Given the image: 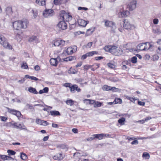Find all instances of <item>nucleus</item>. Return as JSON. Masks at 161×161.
<instances>
[{"mask_svg":"<svg viewBox=\"0 0 161 161\" xmlns=\"http://www.w3.org/2000/svg\"><path fill=\"white\" fill-rule=\"evenodd\" d=\"M104 49L106 52H108L116 56L121 55L123 53V51L121 48L116 46H106L104 48Z\"/></svg>","mask_w":161,"mask_h":161,"instance_id":"f257e3e1","label":"nucleus"},{"mask_svg":"<svg viewBox=\"0 0 161 161\" xmlns=\"http://www.w3.org/2000/svg\"><path fill=\"white\" fill-rule=\"evenodd\" d=\"M28 24L29 22L27 19H23L21 20L16 21L13 22V26L14 29L20 30L21 29H26Z\"/></svg>","mask_w":161,"mask_h":161,"instance_id":"f03ea898","label":"nucleus"},{"mask_svg":"<svg viewBox=\"0 0 161 161\" xmlns=\"http://www.w3.org/2000/svg\"><path fill=\"white\" fill-rule=\"evenodd\" d=\"M0 43L5 48L12 49V47L9 44L7 39L3 35L0 34Z\"/></svg>","mask_w":161,"mask_h":161,"instance_id":"7ed1b4c3","label":"nucleus"},{"mask_svg":"<svg viewBox=\"0 0 161 161\" xmlns=\"http://www.w3.org/2000/svg\"><path fill=\"white\" fill-rule=\"evenodd\" d=\"M119 16L120 18L126 17L130 14L129 12L127 10L125 11L123 6H121L118 7L117 10Z\"/></svg>","mask_w":161,"mask_h":161,"instance_id":"20e7f679","label":"nucleus"},{"mask_svg":"<svg viewBox=\"0 0 161 161\" xmlns=\"http://www.w3.org/2000/svg\"><path fill=\"white\" fill-rule=\"evenodd\" d=\"M105 26L107 27H110L112 31L114 32L116 29V26L114 22L110 21L108 20H104Z\"/></svg>","mask_w":161,"mask_h":161,"instance_id":"39448f33","label":"nucleus"},{"mask_svg":"<svg viewBox=\"0 0 161 161\" xmlns=\"http://www.w3.org/2000/svg\"><path fill=\"white\" fill-rule=\"evenodd\" d=\"M69 16V14L66 13L65 11H61L59 13V19L64 21H67L68 17Z\"/></svg>","mask_w":161,"mask_h":161,"instance_id":"423d86ee","label":"nucleus"},{"mask_svg":"<svg viewBox=\"0 0 161 161\" xmlns=\"http://www.w3.org/2000/svg\"><path fill=\"white\" fill-rule=\"evenodd\" d=\"M54 14V11L52 9H46L43 12V15L45 17L52 16Z\"/></svg>","mask_w":161,"mask_h":161,"instance_id":"0eeeda50","label":"nucleus"},{"mask_svg":"<svg viewBox=\"0 0 161 161\" xmlns=\"http://www.w3.org/2000/svg\"><path fill=\"white\" fill-rule=\"evenodd\" d=\"M123 27L125 29L128 30H131L134 28V26L130 24L129 22L126 21V20L124 21Z\"/></svg>","mask_w":161,"mask_h":161,"instance_id":"6e6552de","label":"nucleus"},{"mask_svg":"<svg viewBox=\"0 0 161 161\" xmlns=\"http://www.w3.org/2000/svg\"><path fill=\"white\" fill-rule=\"evenodd\" d=\"M136 0H133L131 1L128 4L127 7L130 11H132L136 8Z\"/></svg>","mask_w":161,"mask_h":161,"instance_id":"1a4fd4ad","label":"nucleus"},{"mask_svg":"<svg viewBox=\"0 0 161 161\" xmlns=\"http://www.w3.org/2000/svg\"><path fill=\"white\" fill-rule=\"evenodd\" d=\"M57 26L59 28L61 29L62 30H65L66 29L67 27V24L65 23V21L63 20L59 22L57 25Z\"/></svg>","mask_w":161,"mask_h":161,"instance_id":"9d476101","label":"nucleus"},{"mask_svg":"<svg viewBox=\"0 0 161 161\" xmlns=\"http://www.w3.org/2000/svg\"><path fill=\"white\" fill-rule=\"evenodd\" d=\"M7 109H8V112L9 113L15 115L18 117H20L21 115V113L19 111L12 109H10L8 108H7Z\"/></svg>","mask_w":161,"mask_h":161,"instance_id":"9b49d317","label":"nucleus"},{"mask_svg":"<svg viewBox=\"0 0 161 161\" xmlns=\"http://www.w3.org/2000/svg\"><path fill=\"white\" fill-rule=\"evenodd\" d=\"M65 41L63 40H58L55 41L54 42V45L55 46H60L61 47L64 46Z\"/></svg>","mask_w":161,"mask_h":161,"instance_id":"f8f14e48","label":"nucleus"},{"mask_svg":"<svg viewBox=\"0 0 161 161\" xmlns=\"http://www.w3.org/2000/svg\"><path fill=\"white\" fill-rule=\"evenodd\" d=\"M64 157V155H63L61 153H57L53 157V158L55 160L61 161Z\"/></svg>","mask_w":161,"mask_h":161,"instance_id":"ddd939ff","label":"nucleus"},{"mask_svg":"<svg viewBox=\"0 0 161 161\" xmlns=\"http://www.w3.org/2000/svg\"><path fill=\"white\" fill-rule=\"evenodd\" d=\"M36 122L37 124L43 126H46L49 125V123H47V121L39 119H36Z\"/></svg>","mask_w":161,"mask_h":161,"instance_id":"4468645a","label":"nucleus"},{"mask_svg":"<svg viewBox=\"0 0 161 161\" xmlns=\"http://www.w3.org/2000/svg\"><path fill=\"white\" fill-rule=\"evenodd\" d=\"M70 92L72 93H74L75 90L77 92H79L80 91L81 89L78 88L77 85H72L70 87Z\"/></svg>","mask_w":161,"mask_h":161,"instance_id":"2eb2a0df","label":"nucleus"},{"mask_svg":"<svg viewBox=\"0 0 161 161\" xmlns=\"http://www.w3.org/2000/svg\"><path fill=\"white\" fill-rule=\"evenodd\" d=\"M89 22V21H86L82 19H79L77 21L79 25L83 27H85Z\"/></svg>","mask_w":161,"mask_h":161,"instance_id":"dca6fc26","label":"nucleus"},{"mask_svg":"<svg viewBox=\"0 0 161 161\" xmlns=\"http://www.w3.org/2000/svg\"><path fill=\"white\" fill-rule=\"evenodd\" d=\"M87 154L86 153H84L82 152H81L80 153L76 152L74 153V156H76L77 157L84 156L85 157L87 155Z\"/></svg>","mask_w":161,"mask_h":161,"instance_id":"f3484780","label":"nucleus"},{"mask_svg":"<svg viewBox=\"0 0 161 161\" xmlns=\"http://www.w3.org/2000/svg\"><path fill=\"white\" fill-rule=\"evenodd\" d=\"M69 0H54V3L56 5H59L62 3H66Z\"/></svg>","mask_w":161,"mask_h":161,"instance_id":"a211bd4d","label":"nucleus"},{"mask_svg":"<svg viewBox=\"0 0 161 161\" xmlns=\"http://www.w3.org/2000/svg\"><path fill=\"white\" fill-rule=\"evenodd\" d=\"M50 61L51 65L55 66H57L58 61L56 58H51Z\"/></svg>","mask_w":161,"mask_h":161,"instance_id":"6ab92c4d","label":"nucleus"},{"mask_svg":"<svg viewBox=\"0 0 161 161\" xmlns=\"http://www.w3.org/2000/svg\"><path fill=\"white\" fill-rule=\"evenodd\" d=\"M28 91L30 92L35 94H37L38 93V92L37 91L36 88L32 87H29L28 88Z\"/></svg>","mask_w":161,"mask_h":161,"instance_id":"aec40b11","label":"nucleus"},{"mask_svg":"<svg viewBox=\"0 0 161 161\" xmlns=\"http://www.w3.org/2000/svg\"><path fill=\"white\" fill-rule=\"evenodd\" d=\"M46 0H36V3L40 5L44 6L46 4Z\"/></svg>","mask_w":161,"mask_h":161,"instance_id":"412c9836","label":"nucleus"},{"mask_svg":"<svg viewBox=\"0 0 161 161\" xmlns=\"http://www.w3.org/2000/svg\"><path fill=\"white\" fill-rule=\"evenodd\" d=\"M145 44L143 43H140L138 44L136 47L137 49L140 51H144V45Z\"/></svg>","mask_w":161,"mask_h":161,"instance_id":"4be33fe9","label":"nucleus"},{"mask_svg":"<svg viewBox=\"0 0 161 161\" xmlns=\"http://www.w3.org/2000/svg\"><path fill=\"white\" fill-rule=\"evenodd\" d=\"M143 43L145 44L144 45V51L148 50L152 46L150 43L149 42Z\"/></svg>","mask_w":161,"mask_h":161,"instance_id":"5701e85b","label":"nucleus"},{"mask_svg":"<svg viewBox=\"0 0 161 161\" xmlns=\"http://www.w3.org/2000/svg\"><path fill=\"white\" fill-rule=\"evenodd\" d=\"M17 126L18 127H17V129H19L21 130H27L26 127L23 124L22 125L20 124H18Z\"/></svg>","mask_w":161,"mask_h":161,"instance_id":"b1692460","label":"nucleus"},{"mask_svg":"<svg viewBox=\"0 0 161 161\" xmlns=\"http://www.w3.org/2000/svg\"><path fill=\"white\" fill-rule=\"evenodd\" d=\"M50 114L52 116H59L60 115L59 112L56 110L50 111Z\"/></svg>","mask_w":161,"mask_h":161,"instance_id":"393cba45","label":"nucleus"},{"mask_svg":"<svg viewBox=\"0 0 161 161\" xmlns=\"http://www.w3.org/2000/svg\"><path fill=\"white\" fill-rule=\"evenodd\" d=\"M94 28H92L89 29L86 31V35L87 36H89L92 33V32L94 31Z\"/></svg>","mask_w":161,"mask_h":161,"instance_id":"a878e982","label":"nucleus"},{"mask_svg":"<svg viewBox=\"0 0 161 161\" xmlns=\"http://www.w3.org/2000/svg\"><path fill=\"white\" fill-rule=\"evenodd\" d=\"M104 134H99L94 135L95 138H97L99 139H102L103 138V136H104Z\"/></svg>","mask_w":161,"mask_h":161,"instance_id":"bb28decb","label":"nucleus"},{"mask_svg":"<svg viewBox=\"0 0 161 161\" xmlns=\"http://www.w3.org/2000/svg\"><path fill=\"white\" fill-rule=\"evenodd\" d=\"M29 41L30 42H32L35 41L36 42L38 41V39L36 36H32L29 38Z\"/></svg>","mask_w":161,"mask_h":161,"instance_id":"cd10ccee","label":"nucleus"},{"mask_svg":"<svg viewBox=\"0 0 161 161\" xmlns=\"http://www.w3.org/2000/svg\"><path fill=\"white\" fill-rule=\"evenodd\" d=\"M71 47H69L66 50V52L68 55L74 53Z\"/></svg>","mask_w":161,"mask_h":161,"instance_id":"c85d7f7f","label":"nucleus"},{"mask_svg":"<svg viewBox=\"0 0 161 161\" xmlns=\"http://www.w3.org/2000/svg\"><path fill=\"white\" fill-rule=\"evenodd\" d=\"M5 11L7 14H11L12 13V8L11 7H8L6 8Z\"/></svg>","mask_w":161,"mask_h":161,"instance_id":"c756f323","label":"nucleus"},{"mask_svg":"<svg viewBox=\"0 0 161 161\" xmlns=\"http://www.w3.org/2000/svg\"><path fill=\"white\" fill-rule=\"evenodd\" d=\"M0 158H1L2 159L4 160L9 159L10 158H11L10 156L2 155H0Z\"/></svg>","mask_w":161,"mask_h":161,"instance_id":"7c9ffc66","label":"nucleus"},{"mask_svg":"<svg viewBox=\"0 0 161 161\" xmlns=\"http://www.w3.org/2000/svg\"><path fill=\"white\" fill-rule=\"evenodd\" d=\"M25 77L27 78L31 79L32 80H34L36 81L39 80V79L33 76H31L28 75H25Z\"/></svg>","mask_w":161,"mask_h":161,"instance_id":"2f4dec72","label":"nucleus"},{"mask_svg":"<svg viewBox=\"0 0 161 161\" xmlns=\"http://www.w3.org/2000/svg\"><path fill=\"white\" fill-rule=\"evenodd\" d=\"M68 73L70 74H75L77 73V70L72 69L70 68V69L68 70Z\"/></svg>","mask_w":161,"mask_h":161,"instance_id":"473e14b6","label":"nucleus"},{"mask_svg":"<svg viewBox=\"0 0 161 161\" xmlns=\"http://www.w3.org/2000/svg\"><path fill=\"white\" fill-rule=\"evenodd\" d=\"M32 13L33 14V17L35 19L38 16V11L36 10L32 9L31 11Z\"/></svg>","mask_w":161,"mask_h":161,"instance_id":"72a5a7b5","label":"nucleus"},{"mask_svg":"<svg viewBox=\"0 0 161 161\" xmlns=\"http://www.w3.org/2000/svg\"><path fill=\"white\" fill-rule=\"evenodd\" d=\"M88 57H90L93 56L94 54H98V52L96 51H92L90 52L87 53Z\"/></svg>","mask_w":161,"mask_h":161,"instance_id":"f704fd0d","label":"nucleus"},{"mask_svg":"<svg viewBox=\"0 0 161 161\" xmlns=\"http://www.w3.org/2000/svg\"><path fill=\"white\" fill-rule=\"evenodd\" d=\"M20 158L22 160H26L27 158V156L25 153H20Z\"/></svg>","mask_w":161,"mask_h":161,"instance_id":"c9c22d12","label":"nucleus"},{"mask_svg":"<svg viewBox=\"0 0 161 161\" xmlns=\"http://www.w3.org/2000/svg\"><path fill=\"white\" fill-rule=\"evenodd\" d=\"M102 103L98 101H95L94 105V107L97 108L100 107L102 105Z\"/></svg>","mask_w":161,"mask_h":161,"instance_id":"e433bc0d","label":"nucleus"},{"mask_svg":"<svg viewBox=\"0 0 161 161\" xmlns=\"http://www.w3.org/2000/svg\"><path fill=\"white\" fill-rule=\"evenodd\" d=\"M66 103L70 106H72L74 104V101L72 99L67 100L66 101Z\"/></svg>","mask_w":161,"mask_h":161,"instance_id":"4c0bfd02","label":"nucleus"},{"mask_svg":"<svg viewBox=\"0 0 161 161\" xmlns=\"http://www.w3.org/2000/svg\"><path fill=\"white\" fill-rule=\"evenodd\" d=\"M125 119L124 118H122L119 119L118 120V122L121 125H124V122L125 121Z\"/></svg>","mask_w":161,"mask_h":161,"instance_id":"58836bf2","label":"nucleus"},{"mask_svg":"<svg viewBox=\"0 0 161 161\" xmlns=\"http://www.w3.org/2000/svg\"><path fill=\"white\" fill-rule=\"evenodd\" d=\"M107 65L111 69H114L115 68V65L112 63H108L107 64Z\"/></svg>","mask_w":161,"mask_h":161,"instance_id":"ea45409f","label":"nucleus"},{"mask_svg":"<svg viewBox=\"0 0 161 161\" xmlns=\"http://www.w3.org/2000/svg\"><path fill=\"white\" fill-rule=\"evenodd\" d=\"M114 104L117 103H122V100L120 98H116L114 101Z\"/></svg>","mask_w":161,"mask_h":161,"instance_id":"a19ab883","label":"nucleus"},{"mask_svg":"<svg viewBox=\"0 0 161 161\" xmlns=\"http://www.w3.org/2000/svg\"><path fill=\"white\" fill-rule=\"evenodd\" d=\"M7 153H8L9 155H13L15 154L16 152L11 150H8L7 151Z\"/></svg>","mask_w":161,"mask_h":161,"instance_id":"79ce46f5","label":"nucleus"},{"mask_svg":"<svg viewBox=\"0 0 161 161\" xmlns=\"http://www.w3.org/2000/svg\"><path fill=\"white\" fill-rule=\"evenodd\" d=\"M153 33L156 34H159L161 33V31L158 29L153 30Z\"/></svg>","mask_w":161,"mask_h":161,"instance_id":"37998d69","label":"nucleus"},{"mask_svg":"<svg viewBox=\"0 0 161 161\" xmlns=\"http://www.w3.org/2000/svg\"><path fill=\"white\" fill-rule=\"evenodd\" d=\"M110 86L107 85H104L102 88L103 89L104 91H109L110 90Z\"/></svg>","mask_w":161,"mask_h":161,"instance_id":"c03bdc74","label":"nucleus"},{"mask_svg":"<svg viewBox=\"0 0 161 161\" xmlns=\"http://www.w3.org/2000/svg\"><path fill=\"white\" fill-rule=\"evenodd\" d=\"M142 157H145L147 159H149L150 158V155L148 153L144 152L142 154Z\"/></svg>","mask_w":161,"mask_h":161,"instance_id":"a18cd8bd","label":"nucleus"},{"mask_svg":"<svg viewBox=\"0 0 161 161\" xmlns=\"http://www.w3.org/2000/svg\"><path fill=\"white\" fill-rule=\"evenodd\" d=\"M137 58L136 56L132 57L131 59V62L133 64H135L137 62Z\"/></svg>","mask_w":161,"mask_h":161,"instance_id":"49530a36","label":"nucleus"},{"mask_svg":"<svg viewBox=\"0 0 161 161\" xmlns=\"http://www.w3.org/2000/svg\"><path fill=\"white\" fill-rule=\"evenodd\" d=\"M74 59V58L72 56H70L66 58H65L64 59V61H72Z\"/></svg>","mask_w":161,"mask_h":161,"instance_id":"de8ad7c7","label":"nucleus"},{"mask_svg":"<svg viewBox=\"0 0 161 161\" xmlns=\"http://www.w3.org/2000/svg\"><path fill=\"white\" fill-rule=\"evenodd\" d=\"M18 123L16 122H14V121H12V127L13 128H17V127H18Z\"/></svg>","mask_w":161,"mask_h":161,"instance_id":"09e8293b","label":"nucleus"},{"mask_svg":"<svg viewBox=\"0 0 161 161\" xmlns=\"http://www.w3.org/2000/svg\"><path fill=\"white\" fill-rule=\"evenodd\" d=\"M28 67L26 63L23 62V64L21 65V67L24 69H27Z\"/></svg>","mask_w":161,"mask_h":161,"instance_id":"8fccbe9b","label":"nucleus"},{"mask_svg":"<svg viewBox=\"0 0 161 161\" xmlns=\"http://www.w3.org/2000/svg\"><path fill=\"white\" fill-rule=\"evenodd\" d=\"M72 85V84L71 83H65L64 84L63 86L67 87H69L70 88V87Z\"/></svg>","mask_w":161,"mask_h":161,"instance_id":"3c124183","label":"nucleus"},{"mask_svg":"<svg viewBox=\"0 0 161 161\" xmlns=\"http://www.w3.org/2000/svg\"><path fill=\"white\" fill-rule=\"evenodd\" d=\"M153 136H148V137H142L141 138H138V139H150L153 138Z\"/></svg>","mask_w":161,"mask_h":161,"instance_id":"603ef678","label":"nucleus"},{"mask_svg":"<svg viewBox=\"0 0 161 161\" xmlns=\"http://www.w3.org/2000/svg\"><path fill=\"white\" fill-rule=\"evenodd\" d=\"M91 67V65H85L84 66V69H85L86 70H88L89 68H90Z\"/></svg>","mask_w":161,"mask_h":161,"instance_id":"864d4df0","label":"nucleus"},{"mask_svg":"<svg viewBox=\"0 0 161 161\" xmlns=\"http://www.w3.org/2000/svg\"><path fill=\"white\" fill-rule=\"evenodd\" d=\"M26 107L29 109L33 108V106L31 104H27L26 105Z\"/></svg>","mask_w":161,"mask_h":161,"instance_id":"5fc2aeb1","label":"nucleus"},{"mask_svg":"<svg viewBox=\"0 0 161 161\" xmlns=\"http://www.w3.org/2000/svg\"><path fill=\"white\" fill-rule=\"evenodd\" d=\"M92 42H89L87 44L86 46V47L88 48H90L92 46Z\"/></svg>","mask_w":161,"mask_h":161,"instance_id":"6e6d98bb","label":"nucleus"},{"mask_svg":"<svg viewBox=\"0 0 161 161\" xmlns=\"http://www.w3.org/2000/svg\"><path fill=\"white\" fill-rule=\"evenodd\" d=\"M88 57L87 53H86L85 54L83 55L81 57V59L82 60L85 59L87 57Z\"/></svg>","mask_w":161,"mask_h":161,"instance_id":"4d7b16f0","label":"nucleus"},{"mask_svg":"<svg viewBox=\"0 0 161 161\" xmlns=\"http://www.w3.org/2000/svg\"><path fill=\"white\" fill-rule=\"evenodd\" d=\"M85 100L89 102L90 104H95V102L94 100L91 99H86Z\"/></svg>","mask_w":161,"mask_h":161,"instance_id":"13d9d810","label":"nucleus"},{"mask_svg":"<svg viewBox=\"0 0 161 161\" xmlns=\"http://www.w3.org/2000/svg\"><path fill=\"white\" fill-rule=\"evenodd\" d=\"M118 89L117 88L114 87H111L110 88V90H112L113 91L116 92L117 90H118Z\"/></svg>","mask_w":161,"mask_h":161,"instance_id":"bf43d9fd","label":"nucleus"},{"mask_svg":"<svg viewBox=\"0 0 161 161\" xmlns=\"http://www.w3.org/2000/svg\"><path fill=\"white\" fill-rule=\"evenodd\" d=\"M34 69L35 70L38 71L40 69V66L38 65H36L34 67Z\"/></svg>","mask_w":161,"mask_h":161,"instance_id":"052dcab7","label":"nucleus"},{"mask_svg":"<svg viewBox=\"0 0 161 161\" xmlns=\"http://www.w3.org/2000/svg\"><path fill=\"white\" fill-rule=\"evenodd\" d=\"M138 103L139 105L141 106H144L145 104V102L140 101H138Z\"/></svg>","mask_w":161,"mask_h":161,"instance_id":"680f3d73","label":"nucleus"},{"mask_svg":"<svg viewBox=\"0 0 161 161\" xmlns=\"http://www.w3.org/2000/svg\"><path fill=\"white\" fill-rule=\"evenodd\" d=\"M158 22V19L155 18L153 20V23L154 24H157Z\"/></svg>","mask_w":161,"mask_h":161,"instance_id":"e2e57ef3","label":"nucleus"},{"mask_svg":"<svg viewBox=\"0 0 161 161\" xmlns=\"http://www.w3.org/2000/svg\"><path fill=\"white\" fill-rule=\"evenodd\" d=\"M71 47H72V49L73 50V51L74 52H75L76 51L77 49V47L76 46H74Z\"/></svg>","mask_w":161,"mask_h":161,"instance_id":"0e129e2a","label":"nucleus"},{"mask_svg":"<svg viewBox=\"0 0 161 161\" xmlns=\"http://www.w3.org/2000/svg\"><path fill=\"white\" fill-rule=\"evenodd\" d=\"M94 139H95V137H94V135L92 137L88 138L87 139V140L88 141H91Z\"/></svg>","mask_w":161,"mask_h":161,"instance_id":"69168bd1","label":"nucleus"},{"mask_svg":"<svg viewBox=\"0 0 161 161\" xmlns=\"http://www.w3.org/2000/svg\"><path fill=\"white\" fill-rule=\"evenodd\" d=\"M0 118H1V120L3 121H5L7 119V118H6L3 116H1Z\"/></svg>","mask_w":161,"mask_h":161,"instance_id":"338daca9","label":"nucleus"},{"mask_svg":"<svg viewBox=\"0 0 161 161\" xmlns=\"http://www.w3.org/2000/svg\"><path fill=\"white\" fill-rule=\"evenodd\" d=\"M44 93H47L48 91V88L47 87H45L43 89Z\"/></svg>","mask_w":161,"mask_h":161,"instance_id":"774afa93","label":"nucleus"}]
</instances>
